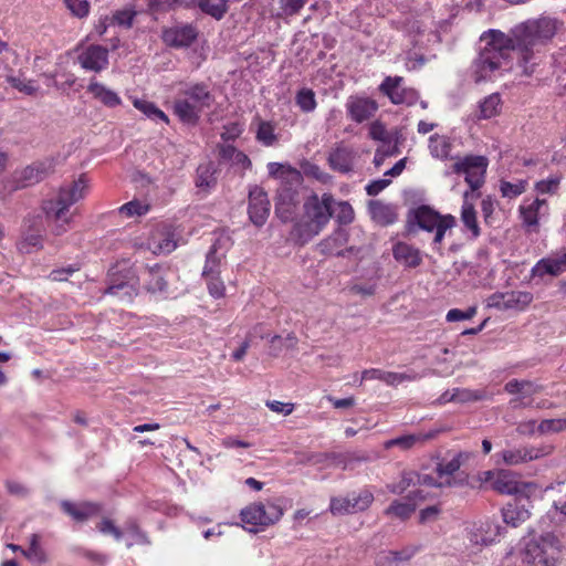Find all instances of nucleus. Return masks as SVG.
<instances>
[{
  "label": "nucleus",
  "mask_w": 566,
  "mask_h": 566,
  "mask_svg": "<svg viewBox=\"0 0 566 566\" xmlns=\"http://www.w3.org/2000/svg\"><path fill=\"white\" fill-rule=\"evenodd\" d=\"M219 155L223 160H229L232 164L241 166L243 169L251 166L249 157L232 145L224 144L219 146Z\"/></svg>",
  "instance_id": "40"
},
{
  "label": "nucleus",
  "mask_w": 566,
  "mask_h": 566,
  "mask_svg": "<svg viewBox=\"0 0 566 566\" xmlns=\"http://www.w3.org/2000/svg\"><path fill=\"white\" fill-rule=\"evenodd\" d=\"M296 104L303 112H312L316 107L315 94L312 90L303 88L296 95Z\"/></svg>",
  "instance_id": "56"
},
{
  "label": "nucleus",
  "mask_w": 566,
  "mask_h": 566,
  "mask_svg": "<svg viewBox=\"0 0 566 566\" xmlns=\"http://www.w3.org/2000/svg\"><path fill=\"white\" fill-rule=\"evenodd\" d=\"M197 6L203 13L216 20H221L228 12L227 0H197Z\"/></svg>",
  "instance_id": "43"
},
{
  "label": "nucleus",
  "mask_w": 566,
  "mask_h": 566,
  "mask_svg": "<svg viewBox=\"0 0 566 566\" xmlns=\"http://www.w3.org/2000/svg\"><path fill=\"white\" fill-rule=\"evenodd\" d=\"M455 402H469L476 401L485 398V392L483 391H473L464 388H453Z\"/></svg>",
  "instance_id": "59"
},
{
  "label": "nucleus",
  "mask_w": 566,
  "mask_h": 566,
  "mask_svg": "<svg viewBox=\"0 0 566 566\" xmlns=\"http://www.w3.org/2000/svg\"><path fill=\"white\" fill-rule=\"evenodd\" d=\"M546 491L552 495L554 507L566 515V479L551 484Z\"/></svg>",
  "instance_id": "44"
},
{
  "label": "nucleus",
  "mask_w": 566,
  "mask_h": 566,
  "mask_svg": "<svg viewBox=\"0 0 566 566\" xmlns=\"http://www.w3.org/2000/svg\"><path fill=\"white\" fill-rule=\"evenodd\" d=\"M87 92L107 107H115L122 103L117 93L96 81H91L87 86Z\"/></svg>",
  "instance_id": "35"
},
{
  "label": "nucleus",
  "mask_w": 566,
  "mask_h": 566,
  "mask_svg": "<svg viewBox=\"0 0 566 566\" xmlns=\"http://www.w3.org/2000/svg\"><path fill=\"white\" fill-rule=\"evenodd\" d=\"M254 337H268V334L264 333L263 326L261 324L254 326L253 329L247 335L240 347L232 353L233 360L240 361L243 359Z\"/></svg>",
  "instance_id": "47"
},
{
  "label": "nucleus",
  "mask_w": 566,
  "mask_h": 566,
  "mask_svg": "<svg viewBox=\"0 0 566 566\" xmlns=\"http://www.w3.org/2000/svg\"><path fill=\"white\" fill-rule=\"evenodd\" d=\"M214 102L213 95L203 83L189 84L180 90L174 102L175 115L185 124L196 125L205 108Z\"/></svg>",
  "instance_id": "5"
},
{
  "label": "nucleus",
  "mask_w": 566,
  "mask_h": 566,
  "mask_svg": "<svg viewBox=\"0 0 566 566\" xmlns=\"http://www.w3.org/2000/svg\"><path fill=\"white\" fill-rule=\"evenodd\" d=\"M350 233L345 229H337L328 238L319 243L321 251L325 254H334L337 256H345L346 253H358L360 249L354 244L347 249L342 248L349 243Z\"/></svg>",
  "instance_id": "16"
},
{
  "label": "nucleus",
  "mask_w": 566,
  "mask_h": 566,
  "mask_svg": "<svg viewBox=\"0 0 566 566\" xmlns=\"http://www.w3.org/2000/svg\"><path fill=\"white\" fill-rule=\"evenodd\" d=\"M67 9L73 15L84 18L90 12V3L87 0H64Z\"/></svg>",
  "instance_id": "63"
},
{
  "label": "nucleus",
  "mask_w": 566,
  "mask_h": 566,
  "mask_svg": "<svg viewBox=\"0 0 566 566\" xmlns=\"http://www.w3.org/2000/svg\"><path fill=\"white\" fill-rule=\"evenodd\" d=\"M78 62L85 70L101 72L108 65V51L101 45H90L78 55Z\"/></svg>",
  "instance_id": "22"
},
{
  "label": "nucleus",
  "mask_w": 566,
  "mask_h": 566,
  "mask_svg": "<svg viewBox=\"0 0 566 566\" xmlns=\"http://www.w3.org/2000/svg\"><path fill=\"white\" fill-rule=\"evenodd\" d=\"M373 501V493L368 490H363L358 494L333 497L331 500L329 510L334 515L353 514L367 510Z\"/></svg>",
  "instance_id": "13"
},
{
  "label": "nucleus",
  "mask_w": 566,
  "mask_h": 566,
  "mask_svg": "<svg viewBox=\"0 0 566 566\" xmlns=\"http://www.w3.org/2000/svg\"><path fill=\"white\" fill-rule=\"evenodd\" d=\"M472 457L471 452L468 451H461L453 455V458L449 461H441L437 465V473L439 479H451L453 482V486L458 485L459 482L453 476V474L459 471L461 465H463L465 462H468Z\"/></svg>",
  "instance_id": "27"
},
{
  "label": "nucleus",
  "mask_w": 566,
  "mask_h": 566,
  "mask_svg": "<svg viewBox=\"0 0 566 566\" xmlns=\"http://www.w3.org/2000/svg\"><path fill=\"white\" fill-rule=\"evenodd\" d=\"M54 160L52 158H45L14 171L13 182L15 185V189L27 188L42 181L54 172Z\"/></svg>",
  "instance_id": "12"
},
{
  "label": "nucleus",
  "mask_w": 566,
  "mask_h": 566,
  "mask_svg": "<svg viewBox=\"0 0 566 566\" xmlns=\"http://www.w3.org/2000/svg\"><path fill=\"white\" fill-rule=\"evenodd\" d=\"M147 248L154 254H167L177 248L175 233L167 226H159L151 231L147 241Z\"/></svg>",
  "instance_id": "17"
},
{
  "label": "nucleus",
  "mask_w": 566,
  "mask_h": 566,
  "mask_svg": "<svg viewBox=\"0 0 566 566\" xmlns=\"http://www.w3.org/2000/svg\"><path fill=\"white\" fill-rule=\"evenodd\" d=\"M334 203L333 196L327 192L323 193L322 197L314 193L304 202L305 214L310 219L315 234L329 222V219L333 217Z\"/></svg>",
  "instance_id": "9"
},
{
  "label": "nucleus",
  "mask_w": 566,
  "mask_h": 566,
  "mask_svg": "<svg viewBox=\"0 0 566 566\" xmlns=\"http://www.w3.org/2000/svg\"><path fill=\"white\" fill-rule=\"evenodd\" d=\"M501 96L497 93H493L484 97L479 104V119H490L499 115L501 109Z\"/></svg>",
  "instance_id": "38"
},
{
  "label": "nucleus",
  "mask_w": 566,
  "mask_h": 566,
  "mask_svg": "<svg viewBox=\"0 0 566 566\" xmlns=\"http://www.w3.org/2000/svg\"><path fill=\"white\" fill-rule=\"evenodd\" d=\"M38 220H33L28 231L23 232L22 240L18 243V249L22 253H32L42 249L43 235L41 229L36 226Z\"/></svg>",
  "instance_id": "32"
},
{
  "label": "nucleus",
  "mask_w": 566,
  "mask_h": 566,
  "mask_svg": "<svg viewBox=\"0 0 566 566\" xmlns=\"http://www.w3.org/2000/svg\"><path fill=\"white\" fill-rule=\"evenodd\" d=\"M355 151L345 146H337L329 153L328 164L333 170L346 174L353 169Z\"/></svg>",
  "instance_id": "28"
},
{
  "label": "nucleus",
  "mask_w": 566,
  "mask_h": 566,
  "mask_svg": "<svg viewBox=\"0 0 566 566\" xmlns=\"http://www.w3.org/2000/svg\"><path fill=\"white\" fill-rule=\"evenodd\" d=\"M526 190V181L518 180L516 182H510L502 180L500 184V191L505 198H515L522 195Z\"/></svg>",
  "instance_id": "54"
},
{
  "label": "nucleus",
  "mask_w": 566,
  "mask_h": 566,
  "mask_svg": "<svg viewBox=\"0 0 566 566\" xmlns=\"http://www.w3.org/2000/svg\"><path fill=\"white\" fill-rule=\"evenodd\" d=\"M369 136L374 140L381 142L382 144H391L392 142L391 135L386 129V126L379 120H375L370 124Z\"/></svg>",
  "instance_id": "57"
},
{
  "label": "nucleus",
  "mask_w": 566,
  "mask_h": 566,
  "mask_svg": "<svg viewBox=\"0 0 566 566\" xmlns=\"http://www.w3.org/2000/svg\"><path fill=\"white\" fill-rule=\"evenodd\" d=\"M502 516L507 525L516 527L530 518V512L524 506L507 504L502 510Z\"/></svg>",
  "instance_id": "37"
},
{
  "label": "nucleus",
  "mask_w": 566,
  "mask_h": 566,
  "mask_svg": "<svg viewBox=\"0 0 566 566\" xmlns=\"http://www.w3.org/2000/svg\"><path fill=\"white\" fill-rule=\"evenodd\" d=\"M392 254L396 261L408 268H417L422 262L419 249L405 242L396 243L392 248Z\"/></svg>",
  "instance_id": "29"
},
{
  "label": "nucleus",
  "mask_w": 566,
  "mask_h": 566,
  "mask_svg": "<svg viewBox=\"0 0 566 566\" xmlns=\"http://www.w3.org/2000/svg\"><path fill=\"white\" fill-rule=\"evenodd\" d=\"M480 197V193H473L472 191H465L463 193V203L461 207V222L464 228L471 233L470 239H478L481 234V228L478 222L476 211L474 208V201Z\"/></svg>",
  "instance_id": "21"
},
{
  "label": "nucleus",
  "mask_w": 566,
  "mask_h": 566,
  "mask_svg": "<svg viewBox=\"0 0 566 566\" xmlns=\"http://www.w3.org/2000/svg\"><path fill=\"white\" fill-rule=\"evenodd\" d=\"M169 274V269L164 265L155 264L153 266H146L143 272L145 290L153 294L167 292Z\"/></svg>",
  "instance_id": "20"
},
{
  "label": "nucleus",
  "mask_w": 566,
  "mask_h": 566,
  "mask_svg": "<svg viewBox=\"0 0 566 566\" xmlns=\"http://www.w3.org/2000/svg\"><path fill=\"white\" fill-rule=\"evenodd\" d=\"M368 211L373 221L382 227L392 224L398 219L396 206L380 200H370Z\"/></svg>",
  "instance_id": "24"
},
{
  "label": "nucleus",
  "mask_w": 566,
  "mask_h": 566,
  "mask_svg": "<svg viewBox=\"0 0 566 566\" xmlns=\"http://www.w3.org/2000/svg\"><path fill=\"white\" fill-rule=\"evenodd\" d=\"M248 212L250 220L256 227H261L266 222L270 214V201L262 188L254 187L250 190Z\"/></svg>",
  "instance_id": "15"
},
{
  "label": "nucleus",
  "mask_w": 566,
  "mask_h": 566,
  "mask_svg": "<svg viewBox=\"0 0 566 566\" xmlns=\"http://www.w3.org/2000/svg\"><path fill=\"white\" fill-rule=\"evenodd\" d=\"M218 242L219 240L213 243V245L210 248L207 254L206 265L202 272L203 276H209L210 274L214 275L216 273H218V268L220 264V256L217 255Z\"/></svg>",
  "instance_id": "55"
},
{
  "label": "nucleus",
  "mask_w": 566,
  "mask_h": 566,
  "mask_svg": "<svg viewBox=\"0 0 566 566\" xmlns=\"http://www.w3.org/2000/svg\"><path fill=\"white\" fill-rule=\"evenodd\" d=\"M217 169L212 163H206L197 168L196 186L202 189H210L217 184Z\"/></svg>",
  "instance_id": "39"
},
{
  "label": "nucleus",
  "mask_w": 566,
  "mask_h": 566,
  "mask_svg": "<svg viewBox=\"0 0 566 566\" xmlns=\"http://www.w3.org/2000/svg\"><path fill=\"white\" fill-rule=\"evenodd\" d=\"M333 216L335 217L338 223L348 224L353 222L355 218V212L349 202L339 201L336 203L335 209H333Z\"/></svg>",
  "instance_id": "52"
},
{
  "label": "nucleus",
  "mask_w": 566,
  "mask_h": 566,
  "mask_svg": "<svg viewBox=\"0 0 566 566\" xmlns=\"http://www.w3.org/2000/svg\"><path fill=\"white\" fill-rule=\"evenodd\" d=\"M544 205H546L545 199L536 198L528 205H523L520 207V214L523 224L528 229V231L537 230L539 209Z\"/></svg>",
  "instance_id": "33"
},
{
  "label": "nucleus",
  "mask_w": 566,
  "mask_h": 566,
  "mask_svg": "<svg viewBox=\"0 0 566 566\" xmlns=\"http://www.w3.org/2000/svg\"><path fill=\"white\" fill-rule=\"evenodd\" d=\"M61 507L65 514L78 523L86 522L88 518L98 515L102 510L101 505L94 502L73 503L62 501Z\"/></svg>",
  "instance_id": "23"
},
{
  "label": "nucleus",
  "mask_w": 566,
  "mask_h": 566,
  "mask_svg": "<svg viewBox=\"0 0 566 566\" xmlns=\"http://www.w3.org/2000/svg\"><path fill=\"white\" fill-rule=\"evenodd\" d=\"M559 545L555 535L547 533L525 544L524 562L534 566H555L559 557Z\"/></svg>",
  "instance_id": "7"
},
{
  "label": "nucleus",
  "mask_w": 566,
  "mask_h": 566,
  "mask_svg": "<svg viewBox=\"0 0 566 566\" xmlns=\"http://www.w3.org/2000/svg\"><path fill=\"white\" fill-rule=\"evenodd\" d=\"M417 551L418 548L415 546H407L399 551H381L377 554L375 564L377 566H401L409 562Z\"/></svg>",
  "instance_id": "25"
},
{
  "label": "nucleus",
  "mask_w": 566,
  "mask_h": 566,
  "mask_svg": "<svg viewBox=\"0 0 566 566\" xmlns=\"http://www.w3.org/2000/svg\"><path fill=\"white\" fill-rule=\"evenodd\" d=\"M268 170L269 175L280 184L275 213L283 221H289L300 203L298 188L303 181V176L296 168L279 163H270Z\"/></svg>",
  "instance_id": "3"
},
{
  "label": "nucleus",
  "mask_w": 566,
  "mask_h": 566,
  "mask_svg": "<svg viewBox=\"0 0 566 566\" xmlns=\"http://www.w3.org/2000/svg\"><path fill=\"white\" fill-rule=\"evenodd\" d=\"M421 230L433 232V244L440 245L446 232L457 224L452 214H440L429 206H420L412 211L411 219Z\"/></svg>",
  "instance_id": "6"
},
{
  "label": "nucleus",
  "mask_w": 566,
  "mask_h": 566,
  "mask_svg": "<svg viewBox=\"0 0 566 566\" xmlns=\"http://www.w3.org/2000/svg\"><path fill=\"white\" fill-rule=\"evenodd\" d=\"M430 154L438 159H448L451 150V143L446 136L438 134L429 138Z\"/></svg>",
  "instance_id": "41"
},
{
  "label": "nucleus",
  "mask_w": 566,
  "mask_h": 566,
  "mask_svg": "<svg viewBox=\"0 0 566 566\" xmlns=\"http://www.w3.org/2000/svg\"><path fill=\"white\" fill-rule=\"evenodd\" d=\"M7 82L19 92L30 96L35 95L39 90L35 81L21 76L9 75L7 76Z\"/></svg>",
  "instance_id": "49"
},
{
  "label": "nucleus",
  "mask_w": 566,
  "mask_h": 566,
  "mask_svg": "<svg viewBox=\"0 0 566 566\" xmlns=\"http://www.w3.org/2000/svg\"><path fill=\"white\" fill-rule=\"evenodd\" d=\"M504 311L517 310L523 311L533 301V295L525 291H511L504 293Z\"/></svg>",
  "instance_id": "36"
},
{
  "label": "nucleus",
  "mask_w": 566,
  "mask_h": 566,
  "mask_svg": "<svg viewBox=\"0 0 566 566\" xmlns=\"http://www.w3.org/2000/svg\"><path fill=\"white\" fill-rule=\"evenodd\" d=\"M345 106L348 116L356 123H363L371 118L378 109L376 101L361 96H350Z\"/></svg>",
  "instance_id": "18"
},
{
  "label": "nucleus",
  "mask_w": 566,
  "mask_h": 566,
  "mask_svg": "<svg viewBox=\"0 0 566 566\" xmlns=\"http://www.w3.org/2000/svg\"><path fill=\"white\" fill-rule=\"evenodd\" d=\"M493 489L502 494H513L518 491L516 483L506 475H499L493 482Z\"/></svg>",
  "instance_id": "60"
},
{
  "label": "nucleus",
  "mask_w": 566,
  "mask_h": 566,
  "mask_svg": "<svg viewBox=\"0 0 566 566\" xmlns=\"http://www.w3.org/2000/svg\"><path fill=\"white\" fill-rule=\"evenodd\" d=\"M517 50L514 40L499 30H489L480 36L479 54L473 61L472 69L475 82L488 80L502 69Z\"/></svg>",
  "instance_id": "1"
},
{
  "label": "nucleus",
  "mask_w": 566,
  "mask_h": 566,
  "mask_svg": "<svg viewBox=\"0 0 566 566\" xmlns=\"http://www.w3.org/2000/svg\"><path fill=\"white\" fill-rule=\"evenodd\" d=\"M308 0H279L276 18L287 19L297 14Z\"/></svg>",
  "instance_id": "46"
},
{
  "label": "nucleus",
  "mask_w": 566,
  "mask_h": 566,
  "mask_svg": "<svg viewBox=\"0 0 566 566\" xmlns=\"http://www.w3.org/2000/svg\"><path fill=\"white\" fill-rule=\"evenodd\" d=\"M488 165L489 161L486 157L470 155L454 163L452 170L455 174H463L470 187L469 191L478 193L476 191L485 181Z\"/></svg>",
  "instance_id": "10"
},
{
  "label": "nucleus",
  "mask_w": 566,
  "mask_h": 566,
  "mask_svg": "<svg viewBox=\"0 0 566 566\" xmlns=\"http://www.w3.org/2000/svg\"><path fill=\"white\" fill-rule=\"evenodd\" d=\"M283 509L273 502H268L266 505L256 502L244 507L241 513V520L243 523L252 525L249 528L250 532H258L256 526H269L277 523L283 516Z\"/></svg>",
  "instance_id": "8"
},
{
  "label": "nucleus",
  "mask_w": 566,
  "mask_h": 566,
  "mask_svg": "<svg viewBox=\"0 0 566 566\" xmlns=\"http://www.w3.org/2000/svg\"><path fill=\"white\" fill-rule=\"evenodd\" d=\"M22 555L33 563L42 564L46 562V554L39 543V535H31L30 546L28 549L22 551Z\"/></svg>",
  "instance_id": "48"
},
{
  "label": "nucleus",
  "mask_w": 566,
  "mask_h": 566,
  "mask_svg": "<svg viewBox=\"0 0 566 566\" xmlns=\"http://www.w3.org/2000/svg\"><path fill=\"white\" fill-rule=\"evenodd\" d=\"M256 139L264 146H272L277 140L274 126L270 122L260 120L256 130Z\"/></svg>",
  "instance_id": "53"
},
{
  "label": "nucleus",
  "mask_w": 566,
  "mask_h": 566,
  "mask_svg": "<svg viewBox=\"0 0 566 566\" xmlns=\"http://www.w3.org/2000/svg\"><path fill=\"white\" fill-rule=\"evenodd\" d=\"M562 27L563 21L549 15L528 19L515 25L511 30V36L522 55L524 64L531 61L534 49L549 43ZM532 72L525 65V73L531 74Z\"/></svg>",
  "instance_id": "2"
},
{
  "label": "nucleus",
  "mask_w": 566,
  "mask_h": 566,
  "mask_svg": "<svg viewBox=\"0 0 566 566\" xmlns=\"http://www.w3.org/2000/svg\"><path fill=\"white\" fill-rule=\"evenodd\" d=\"M417 499L423 500L420 492H412L408 495L407 501H394L385 511V514L396 516L400 520H407L415 512Z\"/></svg>",
  "instance_id": "30"
},
{
  "label": "nucleus",
  "mask_w": 566,
  "mask_h": 566,
  "mask_svg": "<svg viewBox=\"0 0 566 566\" xmlns=\"http://www.w3.org/2000/svg\"><path fill=\"white\" fill-rule=\"evenodd\" d=\"M361 379H377L380 381L386 382L389 386H397L403 381H413L418 379V375L416 373L413 374H406V373H392V371H386L381 369H366L361 374Z\"/></svg>",
  "instance_id": "26"
},
{
  "label": "nucleus",
  "mask_w": 566,
  "mask_h": 566,
  "mask_svg": "<svg viewBox=\"0 0 566 566\" xmlns=\"http://www.w3.org/2000/svg\"><path fill=\"white\" fill-rule=\"evenodd\" d=\"M148 211V207L138 200L129 201L119 208V212L126 217L143 216Z\"/></svg>",
  "instance_id": "62"
},
{
  "label": "nucleus",
  "mask_w": 566,
  "mask_h": 566,
  "mask_svg": "<svg viewBox=\"0 0 566 566\" xmlns=\"http://www.w3.org/2000/svg\"><path fill=\"white\" fill-rule=\"evenodd\" d=\"M566 431V418L544 419L537 426L539 434L559 433Z\"/></svg>",
  "instance_id": "51"
},
{
  "label": "nucleus",
  "mask_w": 566,
  "mask_h": 566,
  "mask_svg": "<svg viewBox=\"0 0 566 566\" xmlns=\"http://www.w3.org/2000/svg\"><path fill=\"white\" fill-rule=\"evenodd\" d=\"M136 17V11L134 8H125L123 10H118L113 19L118 25H124L126 28H130L133 24V20Z\"/></svg>",
  "instance_id": "64"
},
{
  "label": "nucleus",
  "mask_w": 566,
  "mask_h": 566,
  "mask_svg": "<svg viewBox=\"0 0 566 566\" xmlns=\"http://www.w3.org/2000/svg\"><path fill=\"white\" fill-rule=\"evenodd\" d=\"M434 432L429 433H415L397 437L395 439H390L384 442V449L389 450L394 447H398L403 451L410 450L416 444H423L428 440L434 438Z\"/></svg>",
  "instance_id": "31"
},
{
  "label": "nucleus",
  "mask_w": 566,
  "mask_h": 566,
  "mask_svg": "<svg viewBox=\"0 0 566 566\" xmlns=\"http://www.w3.org/2000/svg\"><path fill=\"white\" fill-rule=\"evenodd\" d=\"M198 38V30L191 24H182L164 30L163 40L172 48H188Z\"/></svg>",
  "instance_id": "19"
},
{
  "label": "nucleus",
  "mask_w": 566,
  "mask_h": 566,
  "mask_svg": "<svg viewBox=\"0 0 566 566\" xmlns=\"http://www.w3.org/2000/svg\"><path fill=\"white\" fill-rule=\"evenodd\" d=\"M504 390L510 395L523 394L524 396H532L542 390V387L535 385L530 380L512 379L504 386Z\"/></svg>",
  "instance_id": "42"
},
{
  "label": "nucleus",
  "mask_w": 566,
  "mask_h": 566,
  "mask_svg": "<svg viewBox=\"0 0 566 566\" xmlns=\"http://www.w3.org/2000/svg\"><path fill=\"white\" fill-rule=\"evenodd\" d=\"M379 91L397 105H412L419 98L416 90L403 85V77L401 76H387L379 85Z\"/></svg>",
  "instance_id": "14"
},
{
  "label": "nucleus",
  "mask_w": 566,
  "mask_h": 566,
  "mask_svg": "<svg viewBox=\"0 0 566 566\" xmlns=\"http://www.w3.org/2000/svg\"><path fill=\"white\" fill-rule=\"evenodd\" d=\"M134 106L145 114L148 118L154 120L160 119L165 123H169L168 116L159 109L153 102L136 98L133 102Z\"/></svg>",
  "instance_id": "45"
},
{
  "label": "nucleus",
  "mask_w": 566,
  "mask_h": 566,
  "mask_svg": "<svg viewBox=\"0 0 566 566\" xmlns=\"http://www.w3.org/2000/svg\"><path fill=\"white\" fill-rule=\"evenodd\" d=\"M417 481L416 484L427 485V486H436V488H451L453 486V482L451 479H440L437 481L432 475L429 474H416Z\"/></svg>",
  "instance_id": "61"
},
{
  "label": "nucleus",
  "mask_w": 566,
  "mask_h": 566,
  "mask_svg": "<svg viewBox=\"0 0 566 566\" xmlns=\"http://www.w3.org/2000/svg\"><path fill=\"white\" fill-rule=\"evenodd\" d=\"M566 271V259L559 258H546L542 259L533 268V274L538 276L559 275Z\"/></svg>",
  "instance_id": "34"
},
{
  "label": "nucleus",
  "mask_w": 566,
  "mask_h": 566,
  "mask_svg": "<svg viewBox=\"0 0 566 566\" xmlns=\"http://www.w3.org/2000/svg\"><path fill=\"white\" fill-rule=\"evenodd\" d=\"M87 188L86 178L81 176L72 184L62 186L55 199L46 202L44 210L48 218L53 222L52 233L54 235H61L66 232L65 226L72 220V216L67 214L69 208L85 197Z\"/></svg>",
  "instance_id": "4"
},
{
  "label": "nucleus",
  "mask_w": 566,
  "mask_h": 566,
  "mask_svg": "<svg viewBox=\"0 0 566 566\" xmlns=\"http://www.w3.org/2000/svg\"><path fill=\"white\" fill-rule=\"evenodd\" d=\"M186 8H191L195 4L193 0H149L148 7L153 12H168L174 10L178 4H182Z\"/></svg>",
  "instance_id": "50"
},
{
  "label": "nucleus",
  "mask_w": 566,
  "mask_h": 566,
  "mask_svg": "<svg viewBox=\"0 0 566 566\" xmlns=\"http://www.w3.org/2000/svg\"><path fill=\"white\" fill-rule=\"evenodd\" d=\"M552 452V446H545L539 448L532 446H520L504 449L501 452H497L495 457L497 458V464L514 467L527 463L533 460H537L539 458L551 454Z\"/></svg>",
  "instance_id": "11"
},
{
  "label": "nucleus",
  "mask_w": 566,
  "mask_h": 566,
  "mask_svg": "<svg viewBox=\"0 0 566 566\" xmlns=\"http://www.w3.org/2000/svg\"><path fill=\"white\" fill-rule=\"evenodd\" d=\"M416 473L413 472H403L401 479L398 483H390L387 485L389 492L394 494L403 493L410 485L416 484Z\"/></svg>",
  "instance_id": "58"
}]
</instances>
